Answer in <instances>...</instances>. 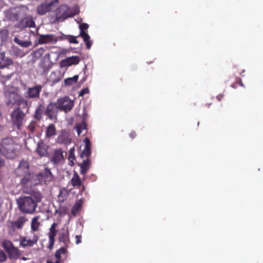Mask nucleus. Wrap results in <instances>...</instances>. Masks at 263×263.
<instances>
[{
  "mask_svg": "<svg viewBox=\"0 0 263 263\" xmlns=\"http://www.w3.org/2000/svg\"><path fill=\"white\" fill-rule=\"evenodd\" d=\"M16 144L13 139L9 137L4 138L0 142V152L8 159L15 157Z\"/></svg>",
  "mask_w": 263,
  "mask_h": 263,
  "instance_id": "nucleus-1",
  "label": "nucleus"
},
{
  "mask_svg": "<svg viewBox=\"0 0 263 263\" xmlns=\"http://www.w3.org/2000/svg\"><path fill=\"white\" fill-rule=\"evenodd\" d=\"M26 112H24L21 107H16L10 115L11 121L13 126L20 129L22 126L26 117Z\"/></svg>",
  "mask_w": 263,
  "mask_h": 263,
  "instance_id": "nucleus-2",
  "label": "nucleus"
},
{
  "mask_svg": "<svg viewBox=\"0 0 263 263\" xmlns=\"http://www.w3.org/2000/svg\"><path fill=\"white\" fill-rule=\"evenodd\" d=\"M37 204L32 197L24 196L19 202V208L25 213L32 214L35 212Z\"/></svg>",
  "mask_w": 263,
  "mask_h": 263,
  "instance_id": "nucleus-3",
  "label": "nucleus"
},
{
  "mask_svg": "<svg viewBox=\"0 0 263 263\" xmlns=\"http://www.w3.org/2000/svg\"><path fill=\"white\" fill-rule=\"evenodd\" d=\"M3 248L7 252L10 259H17L21 255L19 249L15 247L13 243L8 240H5L2 244Z\"/></svg>",
  "mask_w": 263,
  "mask_h": 263,
  "instance_id": "nucleus-4",
  "label": "nucleus"
},
{
  "mask_svg": "<svg viewBox=\"0 0 263 263\" xmlns=\"http://www.w3.org/2000/svg\"><path fill=\"white\" fill-rule=\"evenodd\" d=\"M55 20L54 23L73 16V14L70 12L69 7L66 5H62L59 7L55 13Z\"/></svg>",
  "mask_w": 263,
  "mask_h": 263,
  "instance_id": "nucleus-5",
  "label": "nucleus"
},
{
  "mask_svg": "<svg viewBox=\"0 0 263 263\" xmlns=\"http://www.w3.org/2000/svg\"><path fill=\"white\" fill-rule=\"evenodd\" d=\"M55 103L60 110L65 112L71 110L74 106L73 102L67 96L58 99Z\"/></svg>",
  "mask_w": 263,
  "mask_h": 263,
  "instance_id": "nucleus-6",
  "label": "nucleus"
},
{
  "mask_svg": "<svg viewBox=\"0 0 263 263\" xmlns=\"http://www.w3.org/2000/svg\"><path fill=\"white\" fill-rule=\"evenodd\" d=\"M28 220L25 216H20L15 221H10L7 224L8 232L10 234H13L16 229H22L25 222Z\"/></svg>",
  "mask_w": 263,
  "mask_h": 263,
  "instance_id": "nucleus-7",
  "label": "nucleus"
},
{
  "mask_svg": "<svg viewBox=\"0 0 263 263\" xmlns=\"http://www.w3.org/2000/svg\"><path fill=\"white\" fill-rule=\"evenodd\" d=\"M58 3L59 0H47L37 7V12L40 15H44L55 7Z\"/></svg>",
  "mask_w": 263,
  "mask_h": 263,
  "instance_id": "nucleus-8",
  "label": "nucleus"
},
{
  "mask_svg": "<svg viewBox=\"0 0 263 263\" xmlns=\"http://www.w3.org/2000/svg\"><path fill=\"white\" fill-rule=\"evenodd\" d=\"M36 179L40 183L44 182L47 184L52 181L53 175L49 169L45 168L43 171L36 175Z\"/></svg>",
  "mask_w": 263,
  "mask_h": 263,
  "instance_id": "nucleus-9",
  "label": "nucleus"
},
{
  "mask_svg": "<svg viewBox=\"0 0 263 263\" xmlns=\"http://www.w3.org/2000/svg\"><path fill=\"white\" fill-rule=\"evenodd\" d=\"M6 104L8 105H14L19 101L21 96L16 91L7 90L5 92Z\"/></svg>",
  "mask_w": 263,
  "mask_h": 263,
  "instance_id": "nucleus-10",
  "label": "nucleus"
},
{
  "mask_svg": "<svg viewBox=\"0 0 263 263\" xmlns=\"http://www.w3.org/2000/svg\"><path fill=\"white\" fill-rule=\"evenodd\" d=\"M42 87L41 85H36L33 87H28L25 93V97L28 99H39Z\"/></svg>",
  "mask_w": 263,
  "mask_h": 263,
  "instance_id": "nucleus-11",
  "label": "nucleus"
},
{
  "mask_svg": "<svg viewBox=\"0 0 263 263\" xmlns=\"http://www.w3.org/2000/svg\"><path fill=\"white\" fill-rule=\"evenodd\" d=\"M52 66V63L50 60V54L47 53L41 59L39 67L42 69V72L45 73L48 72Z\"/></svg>",
  "mask_w": 263,
  "mask_h": 263,
  "instance_id": "nucleus-12",
  "label": "nucleus"
},
{
  "mask_svg": "<svg viewBox=\"0 0 263 263\" xmlns=\"http://www.w3.org/2000/svg\"><path fill=\"white\" fill-rule=\"evenodd\" d=\"M29 163L27 161L22 160L17 168L15 170V174L18 177H21L29 173Z\"/></svg>",
  "mask_w": 263,
  "mask_h": 263,
  "instance_id": "nucleus-13",
  "label": "nucleus"
},
{
  "mask_svg": "<svg viewBox=\"0 0 263 263\" xmlns=\"http://www.w3.org/2000/svg\"><path fill=\"white\" fill-rule=\"evenodd\" d=\"M58 240L63 244V246L68 247L70 243L69 234L68 229L63 228L59 233Z\"/></svg>",
  "mask_w": 263,
  "mask_h": 263,
  "instance_id": "nucleus-14",
  "label": "nucleus"
},
{
  "mask_svg": "<svg viewBox=\"0 0 263 263\" xmlns=\"http://www.w3.org/2000/svg\"><path fill=\"white\" fill-rule=\"evenodd\" d=\"M58 110L59 109L58 108L55 103H50L47 106L45 114L50 119L52 120L57 116Z\"/></svg>",
  "mask_w": 263,
  "mask_h": 263,
  "instance_id": "nucleus-15",
  "label": "nucleus"
},
{
  "mask_svg": "<svg viewBox=\"0 0 263 263\" xmlns=\"http://www.w3.org/2000/svg\"><path fill=\"white\" fill-rule=\"evenodd\" d=\"M58 226L57 223H53L51 225L50 228V231L48 233V236H49V246L48 248L49 249H52L53 247V245L54 243V238L55 236L57 235V230H56V227Z\"/></svg>",
  "mask_w": 263,
  "mask_h": 263,
  "instance_id": "nucleus-16",
  "label": "nucleus"
},
{
  "mask_svg": "<svg viewBox=\"0 0 263 263\" xmlns=\"http://www.w3.org/2000/svg\"><path fill=\"white\" fill-rule=\"evenodd\" d=\"M39 38L37 41L38 44L51 43L55 41L54 36L53 34H39Z\"/></svg>",
  "mask_w": 263,
  "mask_h": 263,
  "instance_id": "nucleus-17",
  "label": "nucleus"
},
{
  "mask_svg": "<svg viewBox=\"0 0 263 263\" xmlns=\"http://www.w3.org/2000/svg\"><path fill=\"white\" fill-rule=\"evenodd\" d=\"M66 154V152L63 151L61 149H57L55 151L51 161L54 164H58L64 159Z\"/></svg>",
  "mask_w": 263,
  "mask_h": 263,
  "instance_id": "nucleus-18",
  "label": "nucleus"
},
{
  "mask_svg": "<svg viewBox=\"0 0 263 263\" xmlns=\"http://www.w3.org/2000/svg\"><path fill=\"white\" fill-rule=\"evenodd\" d=\"M24 192L26 193L30 194L29 197H32L36 203L41 202L42 199V195L41 193L35 190H31L29 191H27V189H24Z\"/></svg>",
  "mask_w": 263,
  "mask_h": 263,
  "instance_id": "nucleus-19",
  "label": "nucleus"
},
{
  "mask_svg": "<svg viewBox=\"0 0 263 263\" xmlns=\"http://www.w3.org/2000/svg\"><path fill=\"white\" fill-rule=\"evenodd\" d=\"M85 144V148L81 154V157H88L91 155V143L88 138L86 137L83 140Z\"/></svg>",
  "mask_w": 263,
  "mask_h": 263,
  "instance_id": "nucleus-20",
  "label": "nucleus"
},
{
  "mask_svg": "<svg viewBox=\"0 0 263 263\" xmlns=\"http://www.w3.org/2000/svg\"><path fill=\"white\" fill-rule=\"evenodd\" d=\"M19 26L22 28L34 27L35 23L31 16H28L24 18L19 23Z\"/></svg>",
  "mask_w": 263,
  "mask_h": 263,
  "instance_id": "nucleus-21",
  "label": "nucleus"
},
{
  "mask_svg": "<svg viewBox=\"0 0 263 263\" xmlns=\"http://www.w3.org/2000/svg\"><path fill=\"white\" fill-rule=\"evenodd\" d=\"M48 146L43 142H39L37 144L36 151L41 157H45L48 155Z\"/></svg>",
  "mask_w": 263,
  "mask_h": 263,
  "instance_id": "nucleus-22",
  "label": "nucleus"
},
{
  "mask_svg": "<svg viewBox=\"0 0 263 263\" xmlns=\"http://www.w3.org/2000/svg\"><path fill=\"white\" fill-rule=\"evenodd\" d=\"M37 241V237L34 236L33 239H27L25 237H22L21 239L20 246L25 248L26 247H32L36 243Z\"/></svg>",
  "mask_w": 263,
  "mask_h": 263,
  "instance_id": "nucleus-23",
  "label": "nucleus"
},
{
  "mask_svg": "<svg viewBox=\"0 0 263 263\" xmlns=\"http://www.w3.org/2000/svg\"><path fill=\"white\" fill-rule=\"evenodd\" d=\"M57 142L61 144H68L70 142V139L69 137L68 133L62 131L57 138Z\"/></svg>",
  "mask_w": 263,
  "mask_h": 263,
  "instance_id": "nucleus-24",
  "label": "nucleus"
},
{
  "mask_svg": "<svg viewBox=\"0 0 263 263\" xmlns=\"http://www.w3.org/2000/svg\"><path fill=\"white\" fill-rule=\"evenodd\" d=\"M13 64V61L10 59H6L4 53L0 54V69L8 67Z\"/></svg>",
  "mask_w": 263,
  "mask_h": 263,
  "instance_id": "nucleus-25",
  "label": "nucleus"
},
{
  "mask_svg": "<svg viewBox=\"0 0 263 263\" xmlns=\"http://www.w3.org/2000/svg\"><path fill=\"white\" fill-rule=\"evenodd\" d=\"M90 165L91 162L90 159L88 158L84 160L82 163H80L79 165L81 168L80 173L82 175H85L88 170L90 168Z\"/></svg>",
  "mask_w": 263,
  "mask_h": 263,
  "instance_id": "nucleus-26",
  "label": "nucleus"
},
{
  "mask_svg": "<svg viewBox=\"0 0 263 263\" xmlns=\"http://www.w3.org/2000/svg\"><path fill=\"white\" fill-rule=\"evenodd\" d=\"M40 219L41 217L40 216H35L32 218L31 223V229L32 231L35 232L39 230L41 225Z\"/></svg>",
  "mask_w": 263,
  "mask_h": 263,
  "instance_id": "nucleus-27",
  "label": "nucleus"
},
{
  "mask_svg": "<svg viewBox=\"0 0 263 263\" xmlns=\"http://www.w3.org/2000/svg\"><path fill=\"white\" fill-rule=\"evenodd\" d=\"M57 134L55 126L53 124H50L47 126L46 131V136L50 138L55 136Z\"/></svg>",
  "mask_w": 263,
  "mask_h": 263,
  "instance_id": "nucleus-28",
  "label": "nucleus"
},
{
  "mask_svg": "<svg viewBox=\"0 0 263 263\" xmlns=\"http://www.w3.org/2000/svg\"><path fill=\"white\" fill-rule=\"evenodd\" d=\"M16 105L17 106V107H21V109H26V111L29 110L28 101L26 99L24 98L22 96ZM27 112V111H26V112Z\"/></svg>",
  "mask_w": 263,
  "mask_h": 263,
  "instance_id": "nucleus-29",
  "label": "nucleus"
},
{
  "mask_svg": "<svg viewBox=\"0 0 263 263\" xmlns=\"http://www.w3.org/2000/svg\"><path fill=\"white\" fill-rule=\"evenodd\" d=\"M71 183L74 187L82 185L81 180L77 172H74L71 179Z\"/></svg>",
  "mask_w": 263,
  "mask_h": 263,
  "instance_id": "nucleus-30",
  "label": "nucleus"
},
{
  "mask_svg": "<svg viewBox=\"0 0 263 263\" xmlns=\"http://www.w3.org/2000/svg\"><path fill=\"white\" fill-rule=\"evenodd\" d=\"M82 203L83 201L82 199H80L76 202L71 209V214L73 216L76 215L81 210Z\"/></svg>",
  "mask_w": 263,
  "mask_h": 263,
  "instance_id": "nucleus-31",
  "label": "nucleus"
},
{
  "mask_svg": "<svg viewBox=\"0 0 263 263\" xmlns=\"http://www.w3.org/2000/svg\"><path fill=\"white\" fill-rule=\"evenodd\" d=\"M14 42L23 47H29L32 44L31 41H21L17 37L15 36L13 39Z\"/></svg>",
  "mask_w": 263,
  "mask_h": 263,
  "instance_id": "nucleus-32",
  "label": "nucleus"
},
{
  "mask_svg": "<svg viewBox=\"0 0 263 263\" xmlns=\"http://www.w3.org/2000/svg\"><path fill=\"white\" fill-rule=\"evenodd\" d=\"M78 75H75L71 78H68L64 80V84L66 86H70L77 83L78 80Z\"/></svg>",
  "mask_w": 263,
  "mask_h": 263,
  "instance_id": "nucleus-33",
  "label": "nucleus"
},
{
  "mask_svg": "<svg viewBox=\"0 0 263 263\" xmlns=\"http://www.w3.org/2000/svg\"><path fill=\"white\" fill-rule=\"evenodd\" d=\"M75 128L77 131L78 135L80 136L82 134L83 130H87V125L85 122L79 123L77 124Z\"/></svg>",
  "mask_w": 263,
  "mask_h": 263,
  "instance_id": "nucleus-34",
  "label": "nucleus"
},
{
  "mask_svg": "<svg viewBox=\"0 0 263 263\" xmlns=\"http://www.w3.org/2000/svg\"><path fill=\"white\" fill-rule=\"evenodd\" d=\"M69 66L77 65L80 62V58L78 56H72L66 58Z\"/></svg>",
  "mask_w": 263,
  "mask_h": 263,
  "instance_id": "nucleus-35",
  "label": "nucleus"
},
{
  "mask_svg": "<svg viewBox=\"0 0 263 263\" xmlns=\"http://www.w3.org/2000/svg\"><path fill=\"white\" fill-rule=\"evenodd\" d=\"M67 248L63 246L55 252V256L57 259H61V254H65L67 252Z\"/></svg>",
  "mask_w": 263,
  "mask_h": 263,
  "instance_id": "nucleus-36",
  "label": "nucleus"
},
{
  "mask_svg": "<svg viewBox=\"0 0 263 263\" xmlns=\"http://www.w3.org/2000/svg\"><path fill=\"white\" fill-rule=\"evenodd\" d=\"M37 126V123L35 121H32L28 125L27 128L31 133H33Z\"/></svg>",
  "mask_w": 263,
  "mask_h": 263,
  "instance_id": "nucleus-37",
  "label": "nucleus"
},
{
  "mask_svg": "<svg viewBox=\"0 0 263 263\" xmlns=\"http://www.w3.org/2000/svg\"><path fill=\"white\" fill-rule=\"evenodd\" d=\"M43 110L41 107H39L35 110L34 117L37 120H40L42 118Z\"/></svg>",
  "mask_w": 263,
  "mask_h": 263,
  "instance_id": "nucleus-38",
  "label": "nucleus"
},
{
  "mask_svg": "<svg viewBox=\"0 0 263 263\" xmlns=\"http://www.w3.org/2000/svg\"><path fill=\"white\" fill-rule=\"evenodd\" d=\"M68 191L65 189H62L60 191V194L59 195V198L60 199H61L62 201H64L66 199L67 195H68Z\"/></svg>",
  "mask_w": 263,
  "mask_h": 263,
  "instance_id": "nucleus-39",
  "label": "nucleus"
},
{
  "mask_svg": "<svg viewBox=\"0 0 263 263\" xmlns=\"http://www.w3.org/2000/svg\"><path fill=\"white\" fill-rule=\"evenodd\" d=\"M44 49L43 48L41 47L34 51V53L36 58H40L42 57L44 52Z\"/></svg>",
  "mask_w": 263,
  "mask_h": 263,
  "instance_id": "nucleus-40",
  "label": "nucleus"
},
{
  "mask_svg": "<svg viewBox=\"0 0 263 263\" xmlns=\"http://www.w3.org/2000/svg\"><path fill=\"white\" fill-rule=\"evenodd\" d=\"M7 256L5 252L0 249V263H3L7 260Z\"/></svg>",
  "mask_w": 263,
  "mask_h": 263,
  "instance_id": "nucleus-41",
  "label": "nucleus"
},
{
  "mask_svg": "<svg viewBox=\"0 0 263 263\" xmlns=\"http://www.w3.org/2000/svg\"><path fill=\"white\" fill-rule=\"evenodd\" d=\"M239 85L240 86H243V84L242 83V81L239 78H237L235 83L231 85V87L233 88H236Z\"/></svg>",
  "mask_w": 263,
  "mask_h": 263,
  "instance_id": "nucleus-42",
  "label": "nucleus"
},
{
  "mask_svg": "<svg viewBox=\"0 0 263 263\" xmlns=\"http://www.w3.org/2000/svg\"><path fill=\"white\" fill-rule=\"evenodd\" d=\"M23 178L21 180V183L23 185H25L28 183L30 180V174L23 176Z\"/></svg>",
  "mask_w": 263,
  "mask_h": 263,
  "instance_id": "nucleus-43",
  "label": "nucleus"
},
{
  "mask_svg": "<svg viewBox=\"0 0 263 263\" xmlns=\"http://www.w3.org/2000/svg\"><path fill=\"white\" fill-rule=\"evenodd\" d=\"M79 36L82 37L84 42H86L87 40L90 39L89 35L85 31H80Z\"/></svg>",
  "mask_w": 263,
  "mask_h": 263,
  "instance_id": "nucleus-44",
  "label": "nucleus"
},
{
  "mask_svg": "<svg viewBox=\"0 0 263 263\" xmlns=\"http://www.w3.org/2000/svg\"><path fill=\"white\" fill-rule=\"evenodd\" d=\"M88 25L86 23H82L79 25V28L80 31H85V30H87L88 28Z\"/></svg>",
  "mask_w": 263,
  "mask_h": 263,
  "instance_id": "nucleus-45",
  "label": "nucleus"
},
{
  "mask_svg": "<svg viewBox=\"0 0 263 263\" xmlns=\"http://www.w3.org/2000/svg\"><path fill=\"white\" fill-rule=\"evenodd\" d=\"M60 65L61 67H66L70 66L66 59L62 60L60 63Z\"/></svg>",
  "mask_w": 263,
  "mask_h": 263,
  "instance_id": "nucleus-46",
  "label": "nucleus"
},
{
  "mask_svg": "<svg viewBox=\"0 0 263 263\" xmlns=\"http://www.w3.org/2000/svg\"><path fill=\"white\" fill-rule=\"evenodd\" d=\"M69 43L73 44H78L79 42L76 39V37L74 36H70L69 40Z\"/></svg>",
  "mask_w": 263,
  "mask_h": 263,
  "instance_id": "nucleus-47",
  "label": "nucleus"
},
{
  "mask_svg": "<svg viewBox=\"0 0 263 263\" xmlns=\"http://www.w3.org/2000/svg\"><path fill=\"white\" fill-rule=\"evenodd\" d=\"M76 238V243L77 245H79L82 242V235H77L75 236Z\"/></svg>",
  "mask_w": 263,
  "mask_h": 263,
  "instance_id": "nucleus-48",
  "label": "nucleus"
},
{
  "mask_svg": "<svg viewBox=\"0 0 263 263\" xmlns=\"http://www.w3.org/2000/svg\"><path fill=\"white\" fill-rule=\"evenodd\" d=\"M68 159H69V160L74 159L73 148H71L69 151Z\"/></svg>",
  "mask_w": 263,
  "mask_h": 263,
  "instance_id": "nucleus-49",
  "label": "nucleus"
},
{
  "mask_svg": "<svg viewBox=\"0 0 263 263\" xmlns=\"http://www.w3.org/2000/svg\"><path fill=\"white\" fill-rule=\"evenodd\" d=\"M89 92V90L88 89V88H84V89H82L80 93H79V96H83L84 95H85V93H88Z\"/></svg>",
  "mask_w": 263,
  "mask_h": 263,
  "instance_id": "nucleus-50",
  "label": "nucleus"
},
{
  "mask_svg": "<svg viewBox=\"0 0 263 263\" xmlns=\"http://www.w3.org/2000/svg\"><path fill=\"white\" fill-rule=\"evenodd\" d=\"M86 44V48L87 49H90L92 45V42L89 39L86 42H84Z\"/></svg>",
  "mask_w": 263,
  "mask_h": 263,
  "instance_id": "nucleus-51",
  "label": "nucleus"
},
{
  "mask_svg": "<svg viewBox=\"0 0 263 263\" xmlns=\"http://www.w3.org/2000/svg\"><path fill=\"white\" fill-rule=\"evenodd\" d=\"M137 135H136V133L135 131L133 130L132 131L130 134H129V137L133 139H134L136 137Z\"/></svg>",
  "mask_w": 263,
  "mask_h": 263,
  "instance_id": "nucleus-52",
  "label": "nucleus"
},
{
  "mask_svg": "<svg viewBox=\"0 0 263 263\" xmlns=\"http://www.w3.org/2000/svg\"><path fill=\"white\" fill-rule=\"evenodd\" d=\"M223 97V95H219L217 96V99L219 101H220Z\"/></svg>",
  "mask_w": 263,
  "mask_h": 263,
  "instance_id": "nucleus-53",
  "label": "nucleus"
},
{
  "mask_svg": "<svg viewBox=\"0 0 263 263\" xmlns=\"http://www.w3.org/2000/svg\"><path fill=\"white\" fill-rule=\"evenodd\" d=\"M3 130V126L0 125V132Z\"/></svg>",
  "mask_w": 263,
  "mask_h": 263,
  "instance_id": "nucleus-54",
  "label": "nucleus"
},
{
  "mask_svg": "<svg viewBox=\"0 0 263 263\" xmlns=\"http://www.w3.org/2000/svg\"><path fill=\"white\" fill-rule=\"evenodd\" d=\"M61 261V259H57V260L54 263H60Z\"/></svg>",
  "mask_w": 263,
  "mask_h": 263,
  "instance_id": "nucleus-55",
  "label": "nucleus"
},
{
  "mask_svg": "<svg viewBox=\"0 0 263 263\" xmlns=\"http://www.w3.org/2000/svg\"><path fill=\"white\" fill-rule=\"evenodd\" d=\"M47 263H54L53 262H52V261H50V260H48Z\"/></svg>",
  "mask_w": 263,
  "mask_h": 263,
  "instance_id": "nucleus-56",
  "label": "nucleus"
},
{
  "mask_svg": "<svg viewBox=\"0 0 263 263\" xmlns=\"http://www.w3.org/2000/svg\"><path fill=\"white\" fill-rule=\"evenodd\" d=\"M206 106L208 107H210V104H206Z\"/></svg>",
  "mask_w": 263,
  "mask_h": 263,
  "instance_id": "nucleus-57",
  "label": "nucleus"
},
{
  "mask_svg": "<svg viewBox=\"0 0 263 263\" xmlns=\"http://www.w3.org/2000/svg\"><path fill=\"white\" fill-rule=\"evenodd\" d=\"M22 259H23V260H25V259H26V258L25 257H23L22 258Z\"/></svg>",
  "mask_w": 263,
  "mask_h": 263,
  "instance_id": "nucleus-58",
  "label": "nucleus"
}]
</instances>
